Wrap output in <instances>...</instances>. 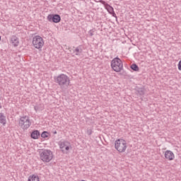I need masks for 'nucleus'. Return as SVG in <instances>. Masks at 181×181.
Listing matches in <instances>:
<instances>
[{"mask_svg": "<svg viewBox=\"0 0 181 181\" xmlns=\"http://www.w3.org/2000/svg\"><path fill=\"white\" fill-rule=\"evenodd\" d=\"M54 80L59 86L61 90H66L70 86V78L64 74L54 77Z\"/></svg>", "mask_w": 181, "mask_h": 181, "instance_id": "obj_1", "label": "nucleus"}, {"mask_svg": "<svg viewBox=\"0 0 181 181\" xmlns=\"http://www.w3.org/2000/svg\"><path fill=\"white\" fill-rule=\"evenodd\" d=\"M40 158L44 163H49L53 159V151L49 149H42L39 151Z\"/></svg>", "mask_w": 181, "mask_h": 181, "instance_id": "obj_2", "label": "nucleus"}, {"mask_svg": "<svg viewBox=\"0 0 181 181\" xmlns=\"http://www.w3.org/2000/svg\"><path fill=\"white\" fill-rule=\"evenodd\" d=\"M30 125H32V121L29 116L24 115L20 117V119H18V127H20L23 131H28V129L30 128Z\"/></svg>", "mask_w": 181, "mask_h": 181, "instance_id": "obj_3", "label": "nucleus"}, {"mask_svg": "<svg viewBox=\"0 0 181 181\" xmlns=\"http://www.w3.org/2000/svg\"><path fill=\"white\" fill-rule=\"evenodd\" d=\"M115 148L119 152V153H124L127 148H128V145L127 144V141L122 139H118L115 141Z\"/></svg>", "mask_w": 181, "mask_h": 181, "instance_id": "obj_4", "label": "nucleus"}, {"mask_svg": "<svg viewBox=\"0 0 181 181\" xmlns=\"http://www.w3.org/2000/svg\"><path fill=\"white\" fill-rule=\"evenodd\" d=\"M111 67L116 73H119L124 69L122 61L118 57L114 58L111 62Z\"/></svg>", "mask_w": 181, "mask_h": 181, "instance_id": "obj_5", "label": "nucleus"}, {"mask_svg": "<svg viewBox=\"0 0 181 181\" xmlns=\"http://www.w3.org/2000/svg\"><path fill=\"white\" fill-rule=\"evenodd\" d=\"M45 45V41L40 35H35L33 37V46L35 49H42Z\"/></svg>", "mask_w": 181, "mask_h": 181, "instance_id": "obj_6", "label": "nucleus"}, {"mask_svg": "<svg viewBox=\"0 0 181 181\" xmlns=\"http://www.w3.org/2000/svg\"><path fill=\"white\" fill-rule=\"evenodd\" d=\"M47 18L49 22H53L54 23H59L62 21V17L59 14H49Z\"/></svg>", "mask_w": 181, "mask_h": 181, "instance_id": "obj_7", "label": "nucleus"}, {"mask_svg": "<svg viewBox=\"0 0 181 181\" xmlns=\"http://www.w3.org/2000/svg\"><path fill=\"white\" fill-rule=\"evenodd\" d=\"M59 146L60 149H62V151L64 153V152L66 151H69L70 142H69L67 141H59Z\"/></svg>", "mask_w": 181, "mask_h": 181, "instance_id": "obj_8", "label": "nucleus"}, {"mask_svg": "<svg viewBox=\"0 0 181 181\" xmlns=\"http://www.w3.org/2000/svg\"><path fill=\"white\" fill-rule=\"evenodd\" d=\"M164 156L167 160H173V159H175V153L170 150L165 151Z\"/></svg>", "mask_w": 181, "mask_h": 181, "instance_id": "obj_9", "label": "nucleus"}, {"mask_svg": "<svg viewBox=\"0 0 181 181\" xmlns=\"http://www.w3.org/2000/svg\"><path fill=\"white\" fill-rule=\"evenodd\" d=\"M11 43L14 47H17V46H19V38L16 35H12L11 37Z\"/></svg>", "mask_w": 181, "mask_h": 181, "instance_id": "obj_10", "label": "nucleus"}, {"mask_svg": "<svg viewBox=\"0 0 181 181\" xmlns=\"http://www.w3.org/2000/svg\"><path fill=\"white\" fill-rule=\"evenodd\" d=\"M33 139H38L40 136V132L39 130H34L30 135Z\"/></svg>", "mask_w": 181, "mask_h": 181, "instance_id": "obj_11", "label": "nucleus"}, {"mask_svg": "<svg viewBox=\"0 0 181 181\" xmlns=\"http://www.w3.org/2000/svg\"><path fill=\"white\" fill-rule=\"evenodd\" d=\"M0 124L6 125V116L2 112H0Z\"/></svg>", "mask_w": 181, "mask_h": 181, "instance_id": "obj_12", "label": "nucleus"}, {"mask_svg": "<svg viewBox=\"0 0 181 181\" xmlns=\"http://www.w3.org/2000/svg\"><path fill=\"white\" fill-rule=\"evenodd\" d=\"M74 53L76 54V56H81V54L83 53V49H81V47L78 46L75 48L74 50Z\"/></svg>", "mask_w": 181, "mask_h": 181, "instance_id": "obj_13", "label": "nucleus"}, {"mask_svg": "<svg viewBox=\"0 0 181 181\" xmlns=\"http://www.w3.org/2000/svg\"><path fill=\"white\" fill-rule=\"evenodd\" d=\"M28 181H40V180L38 175H33L28 177Z\"/></svg>", "mask_w": 181, "mask_h": 181, "instance_id": "obj_14", "label": "nucleus"}, {"mask_svg": "<svg viewBox=\"0 0 181 181\" xmlns=\"http://www.w3.org/2000/svg\"><path fill=\"white\" fill-rule=\"evenodd\" d=\"M130 69H132V70H134V71H139V66H138L136 64H132L130 66Z\"/></svg>", "mask_w": 181, "mask_h": 181, "instance_id": "obj_15", "label": "nucleus"}, {"mask_svg": "<svg viewBox=\"0 0 181 181\" xmlns=\"http://www.w3.org/2000/svg\"><path fill=\"white\" fill-rule=\"evenodd\" d=\"M137 93L139 95H145V89L144 88H137Z\"/></svg>", "mask_w": 181, "mask_h": 181, "instance_id": "obj_16", "label": "nucleus"}, {"mask_svg": "<svg viewBox=\"0 0 181 181\" xmlns=\"http://www.w3.org/2000/svg\"><path fill=\"white\" fill-rule=\"evenodd\" d=\"M107 11L108 13H112L114 12V8L111 6L110 4L105 8Z\"/></svg>", "mask_w": 181, "mask_h": 181, "instance_id": "obj_17", "label": "nucleus"}, {"mask_svg": "<svg viewBox=\"0 0 181 181\" xmlns=\"http://www.w3.org/2000/svg\"><path fill=\"white\" fill-rule=\"evenodd\" d=\"M41 136H42V138H47V136H49V132H43L41 134Z\"/></svg>", "mask_w": 181, "mask_h": 181, "instance_id": "obj_18", "label": "nucleus"}, {"mask_svg": "<svg viewBox=\"0 0 181 181\" xmlns=\"http://www.w3.org/2000/svg\"><path fill=\"white\" fill-rule=\"evenodd\" d=\"M99 2H100V4H102V5L104 6V8H105L106 7H107L108 5H109L108 3H106L105 1H103V0H100Z\"/></svg>", "mask_w": 181, "mask_h": 181, "instance_id": "obj_19", "label": "nucleus"}, {"mask_svg": "<svg viewBox=\"0 0 181 181\" xmlns=\"http://www.w3.org/2000/svg\"><path fill=\"white\" fill-rule=\"evenodd\" d=\"M87 135L90 136L93 134V130L91 129H88L86 131Z\"/></svg>", "mask_w": 181, "mask_h": 181, "instance_id": "obj_20", "label": "nucleus"}, {"mask_svg": "<svg viewBox=\"0 0 181 181\" xmlns=\"http://www.w3.org/2000/svg\"><path fill=\"white\" fill-rule=\"evenodd\" d=\"M110 15H112L113 18H115L117 19V14L115 13V11L110 13Z\"/></svg>", "mask_w": 181, "mask_h": 181, "instance_id": "obj_21", "label": "nucleus"}, {"mask_svg": "<svg viewBox=\"0 0 181 181\" xmlns=\"http://www.w3.org/2000/svg\"><path fill=\"white\" fill-rule=\"evenodd\" d=\"M88 34L90 36H94V31H93V30H90L88 31Z\"/></svg>", "mask_w": 181, "mask_h": 181, "instance_id": "obj_22", "label": "nucleus"}, {"mask_svg": "<svg viewBox=\"0 0 181 181\" xmlns=\"http://www.w3.org/2000/svg\"><path fill=\"white\" fill-rule=\"evenodd\" d=\"M34 110H35V111H36V112H37V111H39V107L35 106Z\"/></svg>", "mask_w": 181, "mask_h": 181, "instance_id": "obj_23", "label": "nucleus"}, {"mask_svg": "<svg viewBox=\"0 0 181 181\" xmlns=\"http://www.w3.org/2000/svg\"><path fill=\"white\" fill-rule=\"evenodd\" d=\"M52 134H54V135H56L57 134V131L52 130Z\"/></svg>", "mask_w": 181, "mask_h": 181, "instance_id": "obj_24", "label": "nucleus"}, {"mask_svg": "<svg viewBox=\"0 0 181 181\" xmlns=\"http://www.w3.org/2000/svg\"><path fill=\"white\" fill-rule=\"evenodd\" d=\"M2 108V105H0V110Z\"/></svg>", "mask_w": 181, "mask_h": 181, "instance_id": "obj_25", "label": "nucleus"}, {"mask_svg": "<svg viewBox=\"0 0 181 181\" xmlns=\"http://www.w3.org/2000/svg\"><path fill=\"white\" fill-rule=\"evenodd\" d=\"M0 40H1V36H0Z\"/></svg>", "mask_w": 181, "mask_h": 181, "instance_id": "obj_26", "label": "nucleus"}]
</instances>
